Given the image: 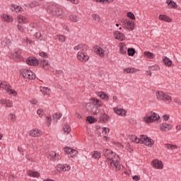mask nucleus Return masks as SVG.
Instances as JSON below:
<instances>
[{
	"instance_id": "1",
	"label": "nucleus",
	"mask_w": 181,
	"mask_h": 181,
	"mask_svg": "<svg viewBox=\"0 0 181 181\" xmlns=\"http://www.w3.org/2000/svg\"><path fill=\"white\" fill-rule=\"evenodd\" d=\"M103 155L106 158V163H107L110 169H112V170H119L121 169L120 158L118 155L109 149H105Z\"/></svg>"
},
{
	"instance_id": "2",
	"label": "nucleus",
	"mask_w": 181,
	"mask_h": 181,
	"mask_svg": "<svg viewBox=\"0 0 181 181\" xmlns=\"http://www.w3.org/2000/svg\"><path fill=\"white\" fill-rule=\"evenodd\" d=\"M47 11L49 13H51V15L56 16L57 18H63L64 16L63 8L59 7V6L56 4L49 5L47 8Z\"/></svg>"
},
{
	"instance_id": "3",
	"label": "nucleus",
	"mask_w": 181,
	"mask_h": 181,
	"mask_svg": "<svg viewBox=\"0 0 181 181\" xmlns=\"http://www.w3.org/2000/svg\"><path fill=\"white\" fill-rule=\"evenodd\" d=\"M160 118V117L158 115V113L150 112L143 117L142 119L145 124H151L152 122H155V121H159Z\"/></svg>"
},
{
	"instance_id": "4",
	"label": "nucleus",
	"mask_w": 181,
	"mask_h": 181,
	"mask_svg": "<svg viewBox=\"0 0 181 181\" xmlns=\"http://www.w3.org/2000/svg\"><path fill=\"white\" fill-rule=\"evenodd\" d=\"M0 88H1L2 90H5V91H6V93H8V94H9L10 95H18V93L16 92L15 90L12 89L11 85H9L8 82L0 81Z\"/></svg>"
},
{
	"instance_id": "5",
	"label": "nucleus",
	"mask_w": 181,
	"mask_h": 181,
	"mask_svg": "<svg viewBox=\"0 0 181 181\" xmlns=\"http://www.w3.org/2000/svg\"><path fill=\"white\" fill-rule=\"evenodd\" d=\"M156 96L157 100H160V101H165V103H170L172 101V97L162 90H157L156 92Z\"/></svg>"
},
{
	"instance_id": "6",
	"label": "nucleus",
	"mask_w": 181,
	"mask_h": 181,
	"mask_svg": "<svg viewBox=\"0 0 181 181\" xmlns=\"http://www.w3.org/2000/svg\"><path fill=\"white\" fill-rule=\"evenodd\" d=\"M20 73L24 78H28V80H35V78H36V75L30 70L21 69Z\"/></svg>"
},
{
	"instance_id": "7",
	"label": "nucleus",
	"mask_w": 181,
	"mask_h": 181,
	"mask_svg": "<svg viewBox=\"0 0 181 181\" xmlns=\"http://www.w3.org/2000/svg\"><path fill=\"white\" fill-rule=\"evenodd\" d=\"M140 144H144L146 146H149L150 148L153 146V144H155V141H153V139H151V137H148L145 135L140 136Z\"/></svg>"
},
{
	"instance_id": "8",
	"label": "nucleus",
	"mask_w": 181,
	"mask_h": 181,
	"mask_svg": "<svg viewBox=\"0 0 181 181\" xmlns=\"http://www.w3.org/2000/svg\"><path fill=\"white\" fill-rule=\"evenodd\" d=\"M105 52H108V48L107 45H102L101 47H95V53L100 57H104L105 56Z\"/></svg>"
},
{
	"instance_id": "9",
	"label": "nucleus",
	"mask_w": 181,
	"mask_h": 181,
	"mask_svg": "<svg viewBox=\"0 0 181 181\" xmlns=\"http://www.w3.org/2000/svg\"><path fill=\"white\" fill-rule=\"evenodd\" d=\"M76 59L79 60V62H88L90 60V57L88 54L84 52H78L76 55Z\"/></svg>"
},
{
	"instance_id": "10",
	"label": "nucleus",
	"mask_w": 181,
	"mask_h": 181,
	"mask_svg": "<svg viewBox=\"0 0 181 181\" xmlns=\"http://www.w3.org/2000/svg\"><path fill=\"white\" fill-rule=\"evenodd\" d=\"M122 23L123 26L128 30H134V22L129 20H123Z\"/></svg>"
},
{
	"instance_id": "11",
	"label": "nucleus",
	"mask_w": 181,
	"mask_h": 181,
	"mask_svg": "<svg viewBox=\"0 0 181 181\" xmlns=\"http://www.w3.org/2000/svg\"><path fill=\"white\" fill-rule=\"evenodd\" d=\"M151 165L154 169L162 170L163 169V163L158 159L153 160L151 162Z\"/></svg>"
},
{
	"instance_id": "12",
	"label": "nucleus",
	"mask_w": 181,
	"mask_h": 181,
	"mask_svg": "<svg viewBox=\"0 0 181 181\" xmlns=\"http://www.w3.org/2000/svg\"><path fill=\"white\" fill-rule=\"evenodd\" d=\"M173 129V125L168 123H162L160 124V129L163 132H168Z\"/></svg>"
},
{
	"instance_id": "13",
	"label": "nucleus",
	"mask_w": 181,
	"mask_h": 181,
	"mask_svg": "<svg viewBox=\"0 0 181 181\" xmlns=\"http://www.w3.org/2000/svg\"><path fill=\"white\" fill-rule=\"evenodd\" d=\"M0 104L5 105L6 108H12L13 107V102L9 99H1Z\"/></svg>"
},
{
	"instance_id": "14",
	"label": "nucleus",
	"mask_w": 181,
	"mask_h": 181,
	"mask_svg": "<svg viewBox=\"0 0 181 181\" xmlns=\"http://www.w3.org/2000/svg\"><path fill=\"white\" fill-rule=\"evenodd\" d=\"M113 36L115 39H117V40H119L120 42L125 40V35L119 31L113 32Z\"/></svg>"
},
{
	"instance_id": "15",
	"label": "nucleus",
	"mask_w": 181,
	"mask_h": 181,
	"mask_svg": "<svg viewBox=\"0 0 181 181\" xmlns=\"http://www.w3.org/2000/svg\"><path fill=\"white\" fill-rule=\"evenodd\" d=\"M113 111L115 114H117V115H119L120 117H125L127 115V110L122 108L114 107Z\"/></svg>"
},
{
	"instance_id": "16",
	"label": "nucleus",
	"mask_w": 181,
	"mask_h": 181,
	"mask_svg": "<svg viewBox=\"0 0 181 181\" xmlns=\"http://www.w3.org/2000/svg\"><path fill=\"white\" fill-rule=\"evenodd\" d=\"M64 153H67V155H69L71 158H74V156H76V155H77L78 153L77 151L69 147H66L64 148Z\"/></svg>"
},
{
	"instance_id": "17",
	"label": "nucleus",
	"mask_w": 181,
	"mask_h": 181,
	"mask_svg": "<svg viewBox=\"0 0 181 181\" xmlns=\"http://www.w3.org/2000/svg\"><path fill=\"white\" fill-rule=\"evenodd\" d=\"M17 22L18 24L25 25V23H28V18L26 16L20 14L17 16Z\"/></svg>"
},
{
	"instance_id": "18",
	"label": "nucleus",
	"mask_w": 181,
	"mask_h": 181,
	"mask_svg": "<svg viewBox=\"0 0 181 181\" xmlns=\"http://www.w3.org/2000/svg\"><path fill=\"white\" fill-rule=\"evenodd\" d=\"M26 63L28 66H37L39 61L35 57H29L27 59Z\"/></svg>"
},
{
	"instance_id": "19",
	"label": "nucleus",
	"mask_w": 181,
	"mask_h": 181,
	"mask_svg": "<svg viewBox=\"0 0 181 181\" xmlns=\"http://www.w3.org/2000/svg\"><path fill=\"white\" fill-rule=\"evenodd\" d=\"M74 50L80 51V52H86L87 50V45L86 44H78L74 47Z\"/></svg>"
},
{
	"instance_id": "20",
	"label": "nucleus",
	"mask_w": 181,
	"mask_h": 181,
	"mask_svg": "<svg viewBox=\"0 0 181 181\" xmlns=\"http://www.w3.org/2000/svg\"><path fill=\"white\" fill-rule=\"evenodd\" d=\"M30 136L34 138H38L42 136V131L38 129H33L30 131Z\"/></svg>"
},
{
	"instance_id": "21",
	"label": "nucleus",
	"mask_w": 181,
	"mask_h": 181,
	"mask_svg": "<svg viewBox=\"0 0 181 181\" xmlns=\"http://www.w3.org/2000/svg\"><path fill=\"white\" fill-rule=\"evenodd\" d=\"M11 11L13 12H16V13H22L25 10H23V8L21 7V6H18L17 4H12L11 6Z\"/></svg>"
},
{
	"instance_id": "22",
	"label": "nucleus",
	"mask_w": 181,
	"mask_h": 181,
	"mask_svg": "<svg viewBox=\"0 0 181 181\" xmlns=\"http://www.w3.org/2000/svg\"><path fill=\"white\" fill-rule=\"evenodd\" d=\"M48 158L51 159V160H59L60 156L57 155L54 151H50L48 154Z\"/></svg>"
},
{
	"instance_id": "23",
	"label": "nucleus",
	"mask_w": 181,
	"mask_h": 181,
	"mask_svg": "<svg viewBox=\"0 0 181 181\" xmlns=\"http://www.w3.org/2000/svg\"><path fill=\"white\" fill-rule=\"evenodd\" d=\"M68 19H69V21H70V22H74L76 23L77 22H78V21H80V17H78V16H77L74 13H72L68 16Z\"/></svg>"
},
{
	"instance_id": "24",
	"label": "nucleus",
	"mask_w": 181,
	"mask_h": 181,
	"mask_svg": "<svg viewBox=\"0 0 181 181\" xmlns=\"http://www.w3.org/2000/svg\"><path fill=\"white\" fill-rule=\"evenodd\" d=\"M166 4L170 9H176L177 8V4L173 0H165Z\"/></svg>"
},
{
	"instance_id": "25",
	"label": "nucleus",
	"mask_w": 181,
	"mask_h": 181,
	"mask_svg": "<svg viewBox=\"0 0 181 181\" xmlns=\"http://www.w3.org/2000/svg\"><path fill=\"white\" fill-rule=\"evenodd\" d=\"M21 52L19 49L15 51L14 52H12L11 54V59H13V60H19V59L21 58Z\"/></svg>"
},
{
	"instance_id": "26",
	"label": "nucleus",
	"mask_w": 181,
	"mask_h": 181,
	"mask_svg": "<svg viewBox=\"0 0 181 181\" xmlns=\"http://www.w3.org/2000/svg\"><path fill=\"white\" fill-rule=\"evenodd\" d=\"M119 52L121 54H127V45L124 42H120L119 44Z\"/></svg>"
},
{
	"instance_id": "27",
	"label": "nucleus",
	"mask_w": 181,
	"mask_h": 181,
	"mask_svg": "<svg viewBox=\"0 0 181 181\" xmlns=\"http://www.w3.org/2000/svg\"><path fill=\"white\" fill-rule=\"evenodd\" d=\"M40 90L43 95H50V93H52V90L49 88L45 86H41Z\"/></svg>"
},
{
	"instance_id": "28",
	"label": "nucleus",
	"mask_w": 181,
	"mask_h": 181,
	"mask_svg": "<svg viewBox=\"0 0 181 181\" xmlns=\"http://www.w3.org/2000/svg\"><path fill=\"white\" fill-rule=\"evenodd\" d=\"M158 19L160 21H163L164 22H168V23H170V22H172V18L165 14H160Z\"/></svg>"
},
{
	"instance_id": "29",
	"label": "nucleus",
	"mask_w": 181,
	"mask_h": 181,
	"mask_svg": "<svg viewBox=\"0 0 181 181\" xmlns=\"http://www.w3.org/2000/svg\"><path fill=\"white\" fill-rule=\"evenodd\" d=\"M41 67L43 68L44 70H49L50 69V64H49V61L46 59H43L40 62Z\"/></svg>"
},
{
	"instance_id": "30",
	"label": "nucleus",
	"mask_w": 181,
	"mask_h": 181,
	"mask_svg": "<svg viewBox=\"0 0 181 181\" xmlns=\"http://www.w3.org/2000/svg\"><path fill=\"white\" fill-rule=\"evenodd\" d=\"M138 71H139V69L135 68H125L123 70L124 73H127L128 74H134V73H138Z\"/></svg>"
},
{
	"instance_id": "31",
	"label": "nucleus",
	"mask_w": 181,
	"mask_h": 181,
	"mask_svg": "<svg viewBox=\"0 0 181 181\" xmlns=\"http://www.w3.org/2000/svg\"><path fill=\"white\" fill-rule=\"evenodd\" d=\"M27 175L30 177H40V173L37 171L28 170L27 171Z\"/></svg>"
},
{
	"instance_id": "32",
	"label": "nucleus",
	"mask_w": 181,
	"mask_h": 181,
	"mask_svg": "<svg viewBox=\"0 0 181 181\" xmlns=\"http://www.w3.org/2000/svg\"><path fill=\"white\" fill-rule=\"evenodd\" d=\"M97 95H98L100 98H101L102 100H105V101H108V100L110 99L108 95L103 91L97 93Z\"/></svg>"
},
{
	"instance_id": "33",
	"label": "nucleus",
	"mask_w": 181,
	"mask_h": 181,
	"mask_svg": "<svg viewBox=\"0 0 181 181\" xmlns=\"http://www.w3.org/2000/svg\"><path fill=\"white\" fill-rule=\"evenodd\" d=\"M26 8H29L30 9H33V8H36V6H39V3L36 1H33L31 3L25 4Z\"/></svg>"
},
{
	"instance_id": "34",
	"label": "nucleus",
	"mask_w": 181,
	"mask_h": 181,
	"mask_svg": "<svg viewBox=\"0 0 181 181\" xmlns=\"http://www.w3.org/2000/svg\"><path fill=\"white\" fill-rule=\"evenodd\" d=\"M109 119H110V116H108V115L105 114V112L100 115V121H101V122H107V121H109Z\"/></svg>"
},
{
	"instance_id": "35",
	"label": "nucleus",
	"mask_w": 181,
	"mask_h": 181,
	"mask_svg": "<svg viewBox=\"0 0 181 181\" xmlns=\"http://www.w3.org/2000/svg\"><path fill=\"white\" fill-rule=\"evenodd\" d=\"M2 19H4L5 22H8V23H11V22H13V18H12V16H8L7 14H4L2 16Z\"/></svg>"
},
{
	"instance_id": "36",
	"label": "nucleus",
	"mask_w": 181,
	"mask_h": 181,
	"mask_svg": "<svg viewBox=\"0 0 181 181\" xmlns=\"http://www.w3.org/2000/svg\"><path fill=\"white\" fill-rule=\"evenodd\" d=\"M55 40H58L59 43H64V42H66V36L62 35H57L55 36Z\"/></svg>"
},
{
	"instance_id": "37",
	"label": "nucleus",
	"mask_w": 181,
	"mask_h": 181,
	"mask_svg": "<svg viewBox=\"0 0 181 181\" xmlns=\"http://www.w3.org/2000/svg\"><path fill=\"white\" fill-rule=\"evenodd\" d=\"M163 62L165 66H168V67H170L172 64H173V62L168 58V57H164Z\"/></svg>"
},
{
	"instance_id": "38",
	"label": "nucleus",
	"mask_w": 181,
	"mask_h": 181,
	"mask_svg": "<svg viewBox=\"0 0 181 181\" xmlns=\"http://www.w3.org/2000/svg\"><path fill=\"white\" fill-rule=\"evenodd\" d=\"M165 146L167 148V149H170V151H173V152H175V151L177 149V146L175 144H165Z\"/></svg>"
},
{
	"instance_id": "39",
	"label": "nucleus",
	"mask_w": 181,
	"mask_h": 181,
	"mask_svg": "<svg viewBox=\"0 0 181 181\" xmlns=\"http://www.w3.org/2000/svg\"><path fill=\"white\" fill-rule=\"evenodd\" d=\"M129 139L130 141H132V142H136V144H140L141 142V137L138 138L135 135L129 136Z\"/></svg>"
},
{
	"instance_id": "40",
	"label": "nucleus",
	"mask_w": 181,
	"mask_h": 181,
	"mask_svg": "<svg viewBox=\"0 0 181 181\" xmlns=\"http://www.w3.org/2000/svg\"><path fill=\"white\" fill-rule=\"evenodd\" d=\"M91 155H92V158H93V159H96L97 160H98V159L101 158V153L97 151H93L91 153Z\"/></svg>"
},
{
	"instance_id": "41",
	"label": "nucleus",
	"mask_w": 181,
	"mask_h": 181,
	"mask_svg": "<svg viewBox=\"0 0 181 181\" xmlns=\"http://www.w3.org/2000/svg\"><path fill=\"white\" fill-rule=\"evenodd\" d=\"M110 132V129L107 127H104L103 129L102 134L104 137V139L107 141V136H108V133Z\"/></svg>"
},
{
	"instance_id": "42",
	"label": "nucleus",
	"mask_w": 181,
	"mask_h": 181,
	"mask_svg": "<svg viewBox=\"0 0 181 181\" xmlns=\"http://www.w3.org/2000/svg\"><path fill=\"white\" fill-rule=\"evenodd\" d=\"M91 101H93V103L95 105H98V107H103V103L100 100H98L96 98H91Z\"/></svg>"
},
{
	"instance_id": "43",
	"label": "nucleus",
	"mask_w": 181,
	"mask_h": 181,
	"mask_svg": "<svg viewBox=\"0 0 181 181\" xmlns=\"http://www.w3.org/2000/svg\"><path fill=\"white\" fill-rule=\"evenodd\" d=\"M148 70L150 71H158V70H160V66L158 64L152 65L148 66Z\"/></svg>"
},
{
	"instance_id": "44",
	"label": "nucleus",
	"mask_w": 181,
	"mask_h": 181,
	"mask_svg": "<svg viewBox=\"0 0 181 181\" xmlns=\"http://www.w3.org/2000/svg\"><path fill=\"white\" fill-rule=\"evenodd\" d=\"M144 55L145 56V57H147V59H155V54L151 52H144Z\"/></svg>"
},
{
	"instance_id": "45",
	"label": "nucleus",
	"mask_w": 181,
	"mask_h": 181,
	"mask_svg": "<svg viewBox=\"0 0 181 181\" xmlns=\"http://www.w3.org/2000/svg\"><path fill=\"white\" fill-rule=\"evenodd\" d=\"M62 117H63V114L57 112L53 115L52 118H53L54 121H56V122H57V121H59V119H61Z\"/></svg>"
},
{
	"instance_id": "46",
	"label": "nucleus",
	"mask_w": 181,
	"mask_h": 181,
	"mask_svg": "<svg viewBox=\"0 0 181 181\" xmlns=\"http://www.w3.org/2000/svg\"><path fill=\"white\" fill-rule=\"evenodd\" d=\"M17 29L19 30V32H21V33H25V30H26V28L23 25V24H17Z\"/></svg>"
},
{
	"instance_id": "47",
	"label": "nucleus",
	"mask_w": 181,
	"mask_h": 181,
	"mask_svg": "<svg viewBox=\"0 0 181 181\" xmlns=\"http://www.w3.org/2000/svg\"><path fill=\"white\" fill-rule=\"evenodd\" d=\"M63 129L65 134H70V132H71V128H70V126L69 124H64Z\"/></svg>"
},
{
	"instance_id": "48",
	"label": "nucleus",
	"mask_w": 181,
	"mask_h": 181,
	"mask_svg": "<svg viewBox=\"0 0 181 181\" xmlns=\"http://www.w3.org/2000/svg\"><path fill=\"white\" fill-rule=\"evenodd\" d=\"M9 43H11V40H9L8 37H4L1 40L2 46H6V45H9Z\"/></svg>"
},
{
	"instance_id": "49",
	"label": "nucleus",
	"mask_w": 181,
	"mask_h": 181,
	"mask_svg": "<svg viewBox=\"0 0 181 181\" xmlns=\"http://www.w3.org/2000/svg\"><path fill=\"white\" fill-rule=\"evenodd\" d=\"M92 18L95 22H100V21H101V17L98 14H92Z\"/></svg>"
},
{
	"instance_id": "50",
	"label": "nucleus",
	"mask_w": 181,
	"mask_h": 181,
	"mask_svg": "<svg viewBox=\"0 0 181 181\" xmlns=\"http://www.w3.org/2000/svg\"><path fill=\"white\" fill-rule=\"evenodd\" d=\"M135 49L133 48H129L127 49V54L128 56H134V54H135Z\"/></svg>"
},
{
	"instance_id": "51",
	"label": "nucleus",
	"mask_w": 181,
	"mask_h": 181,
	"mask_svg": "<svg viewBox=\"0 0 181 181\" xmlns=\"http://www.w3.org/2000/svg\"><path fill=\"white\" fill-rule=\"evenodd\" d=\"M37 114L38 115L40 118H42V117H43V115H45V110H43V109H38L37 110Z\"/></svg>"
},
{
	"instance_id": "52",
	"label": "nucleus",
	"mask_w": 181,
	"mask_h": 181,
	"mask_svg": "<svg viewBox=\"0 0 181 181\" xmlns=\"http://www.w3.org/2000/svg\"><path fill=\"white\" fill-rule=\"evenodd\" d=\"M86 121H88L89 124H94L97 120L93 117H87Z\"/></svg>"
},
{
	"instance_id": "53",
	"label": "nucleus",
	"mask_w": 181,
	"mask_h": 181,
	"mask_svg": "<svg viewBox=\"0 0 181 181\" xmlns=\"http://www.w3.org/2000/svg\"><path fill=\"white\" fill-rule=\"evenodd\" d=\"M71 169V167L67 164L63 165V170L64 172H69Z\"/></svg>"
},
{
	"instance_id": "54",
	"label": "nucleus",
	"mask_w": 181,
	"mask_h": 181,
	"mask_svg": "<svg viewBox=\"0 0 181 181\" xmlns=\"http://www.w3.org/2000/svg\"><path fill=\"white\" fill-rule=\"evenodd\" d=\"M90 112H92V114L93 115H97V114H98V112H100V109H98V107H95L92 110H90Z\"/></svg>"
},
{
	"instance_id": "55",
	"label": "nucleus",
	"mask_w": 181,
	"mask_h": 181,
	"mask_svg": "<svg viewBox=\"0 0 181 181\" xmlns=\"http://www.w3.org/2000/svg\"><path fill=\"white\" fill-rule=\"evenodd\" d=\"M8 119H10V121H15L16 119V116L13 114H10L8 116Z\"/></svg>"
},
{
	"instance_id": "56",
	"label": "nucleus",
	"mask_w": 181,
	"mask_h": 181,
	"mask_svg": "<svg viewBox=\"0 0 181 181\" xmlns=\"http://www.w3.org/2000/svg\"><path fill=\"white\" fill-rule=\"evenodd\" d=\"M127 18H129L130 19L135 21V15H134V13H132V12L127 13Z\"/></svg>"
},
{
	"instance_id": "57",
	"label": "nucleus",
	"mask_w": 181,
	"mask_h": 181,
	"mask_svg": "<svg viewBox=\"0 0 181 181\" xmlns=\"http://www.w3.org/2000/svg\"><path fill=\"white\" fill-rule=\"evenodd\" d=\"M30 104H32L33 105H37V100H36V99H31L30 100Z\"/></svg>"
},
{
	"instance_id": "58",
	"label": "nucleus",
	"mask_w": 181,
	"mask_h": 181,
	"mask_svg": "<svg viewBox=\"0 0 181 181\" xmlns=\"http://www.w3.org/2000/svg\"><path fill=\"white\" fill-rule=\"evenodd\" d=\"M57 170H58V172H63V165L59 164L57 165Z\"/></svg>"
},
{
	"instance_id": "59",
	"label": "nucleus",
	"mask_w": 181,
	"mask_h": 181,
	"mask_svg": "<svg viewBox=\"0 0 181 181\" xmlns=\"http://www.w3.org/2000/svg\"><path fill=\"white\" fill-rule=\"evenodd\" d=\"M46 119H47V123L48 124V125H50V124L52 122V117L47 116Z\"/></svg>"
},
{
	"instance_id": "60",
	"label": "nucleus",
	"mask_w": 181,
	"mask_h": 181,
	"mask_svg": "<svg viewBox=\"0 0 181 181\" xmlns=\"http://www.w3.org/2000/svg\"><path fill=\"white\" fill-rule=\"evenodd\" d=\"M169 118H170V116H169V115H163V121H169Z\"/></svg>"
},
{
	"instance_id": "61",
	"label": "nucleus",
	"mask_w": 181,
	"mask_h": 181,
	"mask_svg": "<svg viewBox=\"0 0 181 181\" xmlns=\"http://www.w3.org/2000/svg\"><path fill=\"white\" fill-rule=\"evenodd\" d=\"M124 146L127 151H131V144L129 143L125 144Z\"/></svg>"
},
{
	"instance_id": "62",
	"label": "nucleus",
	"mask_w": 181,
	"mask_h": 181,
	"mask_svg": "<svg viewBox=\"0 0 181 181\" xmlns=\"http://www.w3.org/2000/svg\"><path fill=\"white\" fill-rule=\"evenodd\" d=\"M35 37L37 38V39H41L42 37V33H36L35 35Z\"/></svg>"
},
{
	"instance_id": "63",
	"label": "nucleus",
	"mask_w": 181,
	"mask_h": 181,
	"mask_svg": "<svg viewBox=\"0 0 181 181\" xmlns=\"http://www.w3.org/2000/svg\"><path fill=\"white\" fill-rule=\"evenodd\" d=\"M25 42H26V43H29V45H33V41L32 40H29V38H26L25 40H24Z\"/></svg>"
},
{
	"instance_id": "64",
	"label": "nucleus",
	"mask_w": 181,
	"mask_h": 181,
	"mask_svg": "<svg viewBox=\"0 0 181 181\" xmlns=\"http://www.w3.org/2000/svg\"><path fill=\"white\" fill-rule=\"evenodd\" d=\"M132 179H133V180H135V181L141 180V177L138 175L133 176Z\"/></svg>"
}]
</instances>
